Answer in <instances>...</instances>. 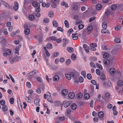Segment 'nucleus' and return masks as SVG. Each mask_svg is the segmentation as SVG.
<instances>
[{
    "label": "nucleus",
    "mask_w": 123,
    "mask_h": 123,
    "mask_svg": "<svg viewBox=\"0 0 123 123\" xmlns=\"http://www.w3.org/2000/svg\"><path fill=\"white\" fill-rule=\"evenodd\" d=\"M117 84L119 86H122L123 84V82L121 80H119L117 82Z\"/></svg>",
    "instance_id": "bb28decb"
},
{
    "label": "nucleus",
    "mask_w": 123,
    "mask_h": 123,
    "mask_svg": "<svg viewBox=\"0 0 123 123\" xmlns=\"http://www.w3.org/2000/svg\"><path fill=\"white\" fill-rule=\"evenodd\" d=\"M67 49L68 51L71 53H73L74 51L73 48L70 47H68Z\"/></svg>",
    "instance_id": "0eeeda50"
},
{
    "label": "nucleus",
    "mask_w": 123,
    "mask_h": 123,
    "mask_svg": "<svg viewBox=\"0 0 123 123\" xmlns=\"http://www.w3.org/2000/svg\"><path fill=\"white\" fill-rule=\"evenodd\" d=\"M77 96L79 98H80L83 97V95L81 93H79L77 94Z\"/></svg>",
    "instance_id": "49530a36"
},
{
    "label": "nucleus",
    "mask_w": 123,
    "mask_h": 123,
    "mask_svg": "<svg viewBox=\"0 0 123 123\" xmlns=\"http://www.w3.org/2000/svg\"><path fill=\"white\" fill-rule=\"evenodd\" d=\"M29 18L30 20H32L34 18V16L33 15H30L29 16Z\"/></svg>",
    "instance_id": "6ab92c4d"
},
{
    "label": "nucleus",
    "mask_w": 123,
    "mask_h": 123,
    "mask_svg": "<svg viewBox=\"0 0 123 123\" xmlns=\"http://www.w3.org/2000/svg\"><path fill=\"white\" fill-rule=\"evenodd\" d=\"M62 95L65 96L68 94V91L66 89L63 90L62 92Z\"/></svg>",
    "instance_id": "39448f33"
},
{
    "label": "nucleus",
    "mask_w": 123,
    "mask_h": 123,
    "mask_svg": "<svg viewBox=\"0 0 123 123\" xmlns=\"http://www.w3.org/2000/svg\"><path fill=\"white\" fill-rule=\"evenodd\" d=\"M48 14L49 16L51 18H52L54 16V14L51 12H50Z\"/></svg>",
    "instance_id": "a19ab883"
},
{
    "label": "nucleus",
    "mask_w": 123,
    "mask_h": 123,
    "mask_svg": "<svg viewBox=\"0 0 123 123\" xmlns=\"http://www.w3.org/2000/svg\"><path fill=\"white\" fill-rule=\"evenodd\" d=\"M57 30L58 31H60L62 32L63 31V30L60 27H58L57 29Z\"/></svg>",
    "instance_id": "e2e57ef3"
},
{
    "label": "nucleus",
    "mask_w": 123,
    "mask_h": 123,
    "mask_svg": "<svg viewBox=\"0 0 123 123\" xmlns=\"http://www.w3.org/2000/svg\"><path fill=\"white\" fill-rule=\"evenodd\" d=\"M84 97L85 99H88L90 97V96L89 94L86 93L84 96Z\"/></svg>",
    "instance_id": "f3484780"
},
{
    "label": "nucleus",
    "mask_w": 123,
    "mask_h": 123,
    "mask_svg": "<svg viewBox=\"0 0 123 123\" xmlns=\"http://www.w3.org/2000/svg\"><path fill=\"white\" fill-rule=\"evenodd\" d=\"M38 3H37L36 1H34L32 3V5L34 7H37L39 6Z\"/></svg>",
    "instance_id": "a211bd4d"
},
{
    "label": "nucleus",
    "mask_w": 123,
    "mask_h": 123,
    "mask_svg": "<svg viewBox=\"0 0 123 123\" xmlns=\"http://www.w3.org/2000/svg\"><path fill=\"white\" fill-rule=\"evenodd\" d=\"M37 71L36 70H33V71H31L29 73L27 74V77H29L30 76H32V75L37 74Z\"/></svg>",
    "instance_id": "f257e3e1"
},
{
    "label": "nucleus",
    "mask_w": 123,
    "mask_h": 123,
    "mask_svg": "<svg viewBox=\"0 0 123 123\" xmlns=\"http://www.w3.org/2000/svg\"><path fill=\"white\" fill-rule=\"evenodd\" d=\"M6 102L5 100L3 99L1 100L0 101V104L1 105H4L5 104Z\"/></svg>",
    "instance_id": "72a5a7b5"
},
{
    "label": "nucleus",
    "mask_w": 123,
    "mask_h": 123,
    "mask_svg": "<svg viewBox=\"0 0 123 123\" xmlns=\"http://www.w3.org/2000/svg\"><path fill=\"white\" fill-rule=\"evenodd\" d=\"M26 86L29 87L31 88V84L30 82H27L26 83Z\"/></svg>",
    "instance_id": "13d9d810"
},
{
    "label": "nucleus",
    "mask_w": 123,
    "mask_h": 123,
    "mask_svg": "<svg viewBox=\"0 0 123 123\" xmlns=\"http://www.w3.org/2000/svg\"><path fill=\"white\" fill-rule=\"evenodd\" d=\"M53 25L54 26L57 27L58 26V24L57 22L55 20L54 21L52 22Z\"/></svg>",
    "instance_id": "c85d7f7f"
},
{
    "label": "nucleus",
    "mask_w": 123,
    "mask_h": 123,
    "mask_svg": "<svg viewBox=\"0 0 123 123\" xmlns=\"http://www.w3.org/2000/svg\"><path fill=\"white\" fill-rule=\"evenodd\" d=\"M48 101L50 102L51 103H53L52 100V98L51 96L47 98Z\"/></svg>",
    "instance_id": "4c0bfd02"
},
{
    "label": "nucleus",
    "mask_w": 123,
    "mask_h": 123,
    "mask_svg": "<svg viewBox=\"0 0 123 123\" xmlns=\"http://www.w3.org/2000/svg\"><path fill=\"white\" fill-rule=\"evenodd\" d=\"M101 32L103 33H108L109 34H110V32L109 31L107 30H106V29H102L101 31Z\"/></svg>",
    "instance_id": "dca6fc26"
},
{
    "label": "nucleus",
    "mask_w": 123,
    "mask_h": 123,
    "mask_svg": "<svg viewBox=\"0 0 123 123\" xmlns=\"http://www.w3.org/2000/svg\"><path fill=\"white\" fill-rule=\"evenodd\" d=\"M36 92L38 94H40L41 92V90L40 89L38 88L36 90Z\"/></svg>",
    "instance_id": "09e8293b"
},
{
    "label": "nucleus",
    "mask_w": 123,
    "mask_h": 123,
    "mask_svg": "<svg viewBox=\"0 0 123 123\" xmlns=\"http://www.w3.org/2000/svg\"><path fill=\"white\" fill-rule=\"evenodd\" d=\"M96 73L97 74L100 75L101 74L100 71L98 69H97L96 70Z\"/></svg>",
    "instance_id": "58836bf2"
},
{
    "label": "nucleus",
    "mask_w": 123,
    "mask_h": 123,
    "mask_svg": "<svg viewBox=\"0 0 123 123\" xmlns=\"http://www.w3.org/2000/svg\"><path fill=\"white\" fill-rule=\"evenodd\" d=\"M46 47L47 48L50 49L52 48V45L51 43H49L47 44Z\"/></svg>",
    "instance_id": "412c9836"
},
{
    "label": "nucleus",
    "mask_w": 123,
    "mask_h": 123,
    "mask_svg": "<svg viewBox=\"0 0 123 123\" xmlns=\"http://www.w3.org/2000/svg\"><path fill=\"white\" fill-rule=\"evenodd\" d=\"M2 110L3 111H6L8 110V108L6 105H4L2 108Z\"/></svg>",
    "instance_id": "ddd939ff"
},
{
    "label": "nucleus",
    "mask_w": 123,
    "mask_h": 123,
    "mask_svg": "<svg viewBox=\"0 0 123 123\" xmlns=\"http://www.w3.org/2000/svg\"><path fill=\"white\" fill-rule=\"evenodd\" d=\"M71 104L70 102H66L64 105V106L65 108H67Z\"/></svg>",
    "instance_id": "b1692460"
},
{
    "label": "nucleus",
    "mask_w": 123,
    "mask_h": 123,
    "mask_svg": "<svg viewBox=\"0 0 123 123\" xmlns=\"http://www.w3.org/2000/svg\"><path fill=\"white\" fill-rule=\"evenodd\" d=\"M61 4L62 6H64L65 5V7H68V5L67 4H66L65 2L64 1H63L61 3Z\"/></svg>",
    "instance_id": "de8ad7c7"
},
{
    "label": "nucleus",
    "mask_w": 123,
    "mask_h": 123,
    "mask_svg": "<svg viewBox=\"0 0 123 123\" xmlns=\"http://www.w3.org/2000/svg\"><path fill=\"white\" fill-rule=\"evenodd\" d=\"M78 6L76 5H74L73 6V9L74 10H77L78 9Z\"/></svg>",
    "instance_id": "473e14b6"
},
{
    "label": "nucleus",
    "mask_w": 123,
    "mask_h": 123,
    "mask_svg": "<svg viewBox=\"0 0 123 123\" xmlns=\"http://www.w3.org/2000/svg\"><path fill=\"white\" fill-rule=\"evenodd\" d=\"M109 56V54L107 53H105L103 54V57L104 58L106 59Z\"/></svg>",
    "instance_id": "c756f323"
},
{
    "label": "nucleus",
    "mask_w": 123,
    "mask_h": 123,
    "mask_svg": "<svg viewBox=\"0 0 123 123\" xmlns=\"http://www.w3.org/2000/svg\"><path fill=\"white\" fill-rule=\"evenodd\" d=\"M116 72L115 69L114 68H111L110 70V73L112 74H114Z\"/></svg>",
    "instance_id": "f8f14e48"
},
{
    "label": "nucleus",
    "mask_w": 123,
    "mask_h": 123,
    "mask_svg": "<svg viewBox=\"0 0 123 123\" xmlns=\"http://www.w3.org/2000/svg\"><path fill=\"white\" fill-rule=\"evenodd\" d=\"M30 30L29 29H25L24 31L26 35L28 34L30 32Z\"/></svg>",
    "instance_id": "4be33fe9"
},
{
    "label": "nucleus",
    "mask_w": 123,
    "mask_h": 123,
    "mask_svg": "<svg viewBox=\"0 0 123 123\" xmlns=\"http://www.w3.org/2000/svg\"><path fill=\"white\" fill-rule=\"evenodd\" d=\"M84 26L83 25L80 24L78 26V28L79 30H81L83 28Z\"/></svg>",
    "instance_id": "c03bdc74"
},
{
    "label": "nucleus",
    "mask_w": 123,
    "mask_h": 123,
    "mask_svg": "<svg viewBox=\"0 0 123 123\" xmlns=\"http://www.w3.org/2000/svg\"><path fill=\"white\" fill-rule=\"evenodd\" d=\"M90 49L91 50L93 51H95L96 50V49L95 48L92 46H90Z\"/></svg>",
    "instance_id": "603ef678"
},
{
    "label": "nucleus",
    "mask_w": 123,
    "mask_h": 123,
    "mask_svg": "<svg viewBox=\"0 0 123 123\" xmlns=\"http://www.w3.org/2000/svg\"><path fill=\"white\" fill-rule=\"evenodd\" d=\"M33 92V91L31 89L29 90L28 91V93L30 94H32Z\"/></svg>",
    "instance_id": "774afa93"
},
{
    "label": "nucleus",
    "mask_w": 123,
    "mask_h": 123,
    "mask_svg": "<svg viewBox=\"0 0 123 123\" xmlns=\"http://www.w3.org/2000/svg\"><path fill=\"white\" fill-rule=\"evenodd\" d=\"M84 81V79L82 77L80 76L79 77V81L80 83Z\"/></svg>",
    "instance_id": "a18cd8bd"
},
{
    "label": "nucleus",
    "mask_w": 123,
    "mask_h": 123,
    "mask_svg": "<svg viewBox=\"0 0 123 123\" xmlns=\"http://www.w3.org/2000/svg\"><path fill=\"white\" fill-rule=\"evenodd\" d=\"M77 105L75 104H72L71 106V108L73 110H75L77 108Z\"/></svg>",
    "instance_id": "423d86ee"
},
{
    "label": "nucleus",
    "mask_w": 123,
    "mask_h": 123,
    "mask_svg": "<svg viewBox=\"0 0 123 123\" xmlns=\"http://www.w3.org/2000/svg\"><path fill=\"white\" fill-rule=\"evenodd\" d=\"M82 22L81 20H78L77 21H76L75 25H77L79 24L82 23Z\"/></svg>",
    "instance_id": "37998d69"
},
{
    "label": "nucleus",
    "mask_w": 123,
    "mask_h": 123,
    "mask_svg": "<svg viewBox=\"0 0 123 123\" xmlns=\"http://www.w3.org/2000/svg\"><path fill=\"white\" fill-rule=\"evenodd\" d=\"M65 76L68 80H70L71 78V75L69 74H65Z\"/></svg>",
    "instance_id": "9d476101"
},
{
    "label": "nucleus",
    "mask_w": 123,
    "mask_h": 123,
    "mask_svg": "<svg viewBox=\"0 0 123 123\" xmlns=\"http://www.w3.org/2000/svg\"><path fill=\"white\" fill-rule=\"evenodd\" d=\"M104 62L106 65H108L110 63V61L108 59H106L104 60Z\"/></svg>",
    "instance_id": "1a4fd4ad"
},
{
    "label": "nucleus",
    "mask_w": 123,
    "mask_h": 123,
    "mask_svg": "<svg viewBox=\"0 0 123 123\" xmlns=\"http://www.w3.org/2000/svg\"><path fill=\"white\" fill-rule=\"evenodd\" d=\"M96 8L97 10H100L101 9L102 6L100 4H98L96 6Z\"/></svg>",
    "instance_id": "aec40b11"
},
{
    "label": "nucleus",
    "mask_w": 123,
    "mask_h": 123,
    "mask_svg": "<svg viewBox=\"0 0 123 123\" xmlns=\"http://www.w3.org/2000/svg\"><path fill=\"white\" fill-rule=\"evenodd\" d=\"M59 79V77L58 75H55L53 78L54 80L55 81H58Z\"/></svg>",
    "instance_id": "9b49d317"
},
{
    "label": "nucleus",
    "mask_w": 123,
    "mask_h": 123,
    "mask_svg": "<svg viewBox=\"0 0 123 123\" xmlns=\"http://www.w3.org/2000/svg\"><path fill=\"white\" fill-rule=\"evenodd\" d=\"M40 99L39 98L35 100L34 103L36 105H37L39 104Z\"/></svg>",
    "instance_id": "6e6552de"
},
{
    "label": "nucleus",
    "mask_w": 123,
    "mask_h": 123,
    "mask_svg": "<svg viewBox=\"0 0 123 123\" xmlns=\"http://www.w3.org/2000/svg\"><path fill=\"white\" fill-rule=\"evenodd\" d=\"M0 39L3 41L5 42L6 41L5 38L3 37H1L0 38Z\"/></svg>",
    "instance_id": "69168bd1"
},
{
    "label": "nucleus",
    "mask_w": 123,
    "mask_h": 123,
    "mask_svg": "<svg viewBox=\"0 0 123 123\" xmlns=\"http://www.w3.org/2000/svg\"><path fill=\"white\" fill-rule=\"evenodd\" d=\"M90 87L92 88V93H94V86L92 85H90Z\"/></svg>",
    "instance_id": "4d7b16f0"
},
{
    "label": "nucleus",
    "mask_w": 123,
    "mask_h": 123,
    "mask_svg": "<svg viewBox=\"0 0 123 123\" xmlns=\"http://www.w3.org/2000/svg\"><path fill=\"white\" fill-rule=\"evenodd\" d=\"M81 74L84 78H85L86 77V73L85 71H82L81 72Z\"/></svg>",
    "instance_id": "5fc2aeb1"
},
{
    "label": "nucleus",
    "mask_w": 123,
    "mask_h": 123,
    "mask_svg": "<svg viewBox=\"0 0 123 123\" xmlns=\"http://www.w3.org/2000/svg\"><path fill=\"white\" fill-rule=\"evenodd\" d=\"M97 65L98 68H99L101 70H102L103 69L102 67L100 64L97 63Z\"/></svg>",
    "instance_id": "e433bc0d"
},
{
    "label": "nucleus",
    "mask_w": 123,
    "mask_h": 123,
    "mask_svg": "<svg viewBox=\"0 0 123 123\" xmlns=\"http://www.w3.org/2000/svg\"><path fill=\"white\" fill-rule=\"evenodd\" d=\"M98 115L99 117H103L104 116V113L102 111H100L98 112Z\"/></svg>",
    "instance_id": "2eb2a0df"
},
{
    "label": "nucleus",
    "mask_w": 123,
    "mask_h": 123,
    "mask_svg": "<svg viewBox=\"0 0 123 123\" xmlns=\"http://www.w3.org/2000/svg\"><path fill=\"white\" fill-rule=\"evenodd\" d=\"M93 29V26L92 25H90L87 28V30L89 31H91Z\"/></svg>",
    "instance_id": "7c9ffc66"
},
{
    "label": "nucleus",
    "mask_w": 123,
    "mask_h": 123,
    "mask_svg": "<svg viewBox=\"0 0 123 123\" xmlns=\"http://www.w3.org/2000/svg\"><path fill=\"white\" fill-rule=\"evenodd\" d=\"M19 7V5L18 3L17 2H14V6L13 7L14 10L17 11L18 10Z\"/></svg>",
    "instance_id": "f03ea898"
},
{
    "label": "nucleus",
    "mask_w": 123,
    "mask_h": 123,
    "mask_svg": "<svg viewBox=\"0 0 123 123\" xmlns=\"http://www.w3.org/2000/svg\"><path fill=\"white\" fill-rule=\"evenodd\" d=\"M75 96L74 93L73 92H70L68 94V97L70 99H73L74 97Z\"/></svg>",
    "instance_id": "20e7f679"
},
{
    "label": "nucleus",
    "mask_w": 123,
    "mask_h": 123,
    "mask_svg": "<svg viewBox=\"0 0 123 123\" xmlns=\"http://www.w3.org/2000/svg\"><path fill=\"white\" fill-rule=\"evenodd\" d=\"M117 8V6L116 5H112L111 6V9L113 10H114L116 9Z\"/></svg>",
    "instance_id": "393cba45"
},
{
    "label": "nucleus",
    "mask_w": 123,
    "mask_h": 123,
    "mask_svg": "<svg viewBox=\"0 0 123 123\" xmlns=\"http://www.w3.org/2000/svg\"><path fill=\"white\" fill-rule=\"evenodd\" d=\"M49 19L47 18H46L44 19V21L46 23L49 22Z\"/></svg>",
    "instance_id": "864d4df0"
},
{
    "label": "nucleus",
    "mask_w": 123,
    "mask_h": 123,
    "mask_svg": "<svg viewBox=\"0 0 123 123\" xmlns=\"http://www.w3.org/2000/svg\"><path fill=\"white\" fill-rule=\"evenodd\" d=\"M87 78L89 80H91L92 79V76L90 74H88L86 75Z\"/></svg>",
    "instance_id": "f704fd0d"
},
{
    "label": "nucleus",
    "mask_w": 123,
    "mask_h": 123,
    "mask_svg": "<svg viewBox=\"0 0 123 123\" xmlns=\"http://www.w3.org/2000/svg\"><path fill=\"white\" fill-rule=\"evenodd\" d=\"M51 6L53 8H55L57 7V4L54 3L52 4Z\"/></svg>",
    "instance_id": "bf43d9fd"
},
{
    "label": "nucleus",
    "mask_w": 123,
    "mask_h": 123,
    "mask_svg": "<svg viewBox=\"0 0 123 123\" xmlns=\"http://www.w3.org/2000/svg\"><path fill=\"white\" fill-rule=\"evenodd\" d=\"M91 82L94 85H95L96 84V82L94 80H92L91 81Z\"/></svg>",
    "instance_id": "0e129e2a"
},
{
    "label": "nucleus",
    "mask_w": 123,
    "mask_h": 123,
    "mask_svg": "<svg viewBox=\"0 0 123 123\" xmlns=\"http://www.w3.org/2000/svg\"><path fill=\"white\" fill-rule=\"evenodd\" d=\"M101 79L102 80H105V77L104 75H101L100 76Z\"/></svg>",
    "instance_id": "052dcab7"
},
{
    "label": "nucleus",
    "mask_w": 123,
    "mask_h": 123,
    "mask_svg": "<svg viewBox=\"0 0 123 123\" xmlns=\"http://www.w3.org/2000/svg\"><path fill=\"white\" fill-rule=\"evenodd\" d=\"M90 64L92 67H93V68L95 67V64L93 62H91L90 63Z\"/></svg>",
    "instance_id": "680f3d73"
},
{
    "label": "nucleus",
    "mask_w": 123,
    "mask_h": 123,
    "mask_svg": "<svg viewBox=\"0 0 123 123\" xmlns=\"http://www.w3.org/2000/svg\"><path fill=\"white\" fill-rule=\"evenodd\" d=\"M64 24L68 28L69 27V24L68 21L67 20H65V21Z\"/></svg>",
    "instance_id": "ea45409f"
},
{
    "label": "nucleus",
    "mask_w": 123,
    "mask_h": 123,
    "mask_svg": "<svg viewBox=\"0 0 123 123\" xmlns=\"http://www.w3.org/2000/svg\"><path fill=\"white\" fill-rule=\"evenodd\" d=\"M36 79L39 82H42V80L41 78L40 77H38Z\"/></svg>",
    "instance_id": "6e6d98bb"
},
{
    "label": "nucleus",
    "mask_w": 123,
    "mask_h": 123,
    "mask_svg": "<svg viewBox=\"0 0 123 123\" xmlns=\"http://www.w3.org/2000/svg\"><path fill=\"white\" fill-rule=\"evenodd\" d=\"M115 42L117 43H119L121 42V40L120 38H116L114 40Z\"/></svg>",
    "instance_id": "a878e982"
},
{
    "label": "nucleus",
    "mask_w": 123,
    "mask_h": 123,
    "mask_svg": "<svg viewBox=\"0 0 123 123\" xmlns=\"http://www.w3.org/2000/svg\"><path fill=\"white\" fill-rule=\"evenodd\" d=\"M21 57L19 56H16L14 57V60L15 62L18 61L19 59H20Z\"/></svg>",
    "instance_id": "4468645a"
},
{
    "label": "nucleus",
    "mask_w": 123,
    "mask_h": 123,
    "mask_svg": "<svg viewBox=\"0 0 123 123\" xmlns=\"http://www.w3.org/2000/svg\"><path fill=\"white\" fill-rule=\"evenodd\" d=\"M71 112V110L70 109H68L67 110V113L68 114H70Z\"/></svg>",
    "instance_id": "338daca9"
},
{
    "label": "nucleus",
    "mask_w": 123,
    "mask_h": 123,
    "mask_svg": "<svg viewBox=\"0 0 123 123\" xmlns=\"http://www.w3.org/2000/svg\"><path fill=\"white\" fill-rule=\"evenodd\" d=\"M121 26L119 25L116 26L115 27V29L117 31L120 30L121 28Z\"/></svg>",
    "instance_id": "2f4dec72"
},
{
    "label": "nucleus",
    "mask_w": 123,
    "mask_h": 123,
    "mask_svg": "<svg viewBox=\"0 0 123 123\" xmlns=\"http://www.w3.org/2000/svg\"><path fill=\"white\" fill-rule=\"evenodd\" d=\"M38 6L37 7V8L36 9L35 11L36 12H39L40 11V4L38 3Z\"/></svg>",
    "instance_id": "5701e85b"
},
{
    "label": "nucleus",
    "mask_w": 123,
    "mask_h": 123,
    "mask_svg": "<svg viewBox=\"0 0 123 123\" xmlns=\"http://www.w3.org/2000/svg\"><path fill=\"white\" fill-rule=\"evenodd\" d=\"M71 63V60L69 59H68L66 61V63L67 65H69Z\"/></svg>",
    "instance_id": "79ce46f5"
},
{
    "label": "nucleus",
    "mask_w": 123,
    "mask_h": 123,
    "mask_svg": "<svg viewBox=\"0 0 123 123\" xmlns=\"http://www.w3.org/2000/svg\"><path fill=\"white\" fill-rule=\"evenodd\" d=\"M71 58L72 59L74 60L76 59V56L75 54H73L71 56Z\"/></svg>",
    "instance_id": "c9c22d12"
},
{
    "label": "nucleus",
    "mask_w": 123,
    "mask_h": 123,
    "mask_svg": "<svg viewBox=\"0 0 123 123\" xmlns=\"http://www.w3.org/2000/svg\"><path fill=\"white\" fill-rule=\"evenodd\" d=\"M102 26L103 28L104 29H106L107 28V24L105 23H102Z\"/></svg>",
    "instance_id": "cd10ccee"
},
{
    "label": "nucleus",
    "mask_w": 123,
    "mask_h": 123,
    "mask_svg": "<svg viewBox=\"0 0 123 123\" xmlns=\"http://www.w3.org/2000/svg\"><path fill=\"white\" fill-rule=\"evenodd\" d=\"M11 53V50L10 49L7 50H6V52L5 53H4L3 54V55L5 56H6V55L5 54H6V55H10Z\"/></svg>",
    "instance_id": "7ed1b4c3"
},
{
    "label": "nucleus",
    "mask_w": 123,
    "mask_h": 123,
    "mask_svg": "<svg viewBox=\"0 0 123 123\" xmlns=\"http://www.w3.org/2000/svg\"><path fill=\"white\" fill-rule=\"evenodd\" d=\"M9 61L11 62V63H13L14 61V57H10L9 59Z\"/></svg>",
    "instance_id": "3c124183"
},
{
    "label": "nucleus",
    "mask_w": 123,
    "mask_h": 123,
    "mask_svg": "<svg viewBox=\"0 0 123 123\" xmlns=\"http://www.w3.org/2000/svg\"><path fill=\"white\" fill-rule=\"evenodd\" d=\"M14 101V99L13 98H10L9 100L10 103L11 104H13Z\"/></svg>",
    "instance_id": "8fccbe9b"
}]
</instances>
